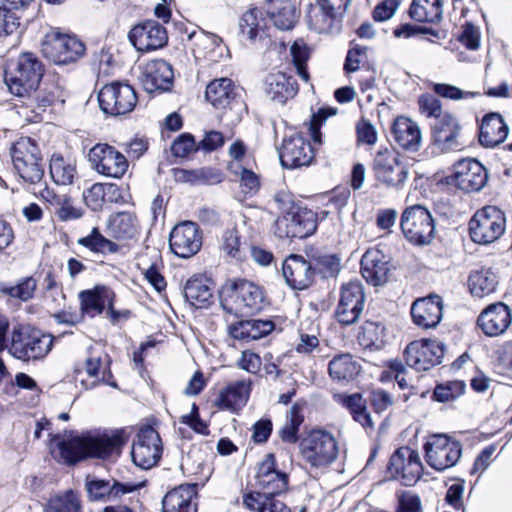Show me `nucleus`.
<instances>
[{"instance_id":"1","label":"nucleus","mask_w":512,"mask_h":512,"mask_svg":"<svg viewBox=\"0 0 512 512\" xmlns=\"http://www.w3.org/2000/svg\"><path fill=\"white\" fill-rule=\"evenodd\" d=\"M124 443L122 431H111L62 439L57 446L64 463L73 465L87 457L107 459L119 455Z\"/></svg>"},{"instance_id":"2","label":"nucleus","mask_w":512,"mask_h":512,"mask_svg":"<svg viewBox=\"0 0 512 512\" xmlns=\"http://www.w3.org/2000/svg\"><path fill=\"white\" fill-rule=\"evenodd\" d=\"M44 68L41 61L32 53H22L4 76L11 94L33 101L32 94L39 87Z\"/></svg>"},{"instance_id":"3","label":"nucleus","mask_w":512,"mask_h":512,"mask_svg":"<svg viewBox=\"0 0 512 512\" xmlns=\"http://www.w3.org/2000/svg\"><path fill=\"white\" fill-rule=\"evenodd\" d=\"M264 301L262 288L248 280H237L226 284L220 292L223 310L234 316L258 312L263 308Z\"/></svg>"},{"instance_id":"4","label":"nucleus","mask_w":512,"mask_h":512,"mask_svg":"<svg viewBox=\"0 0 512 512\" xmlns=\"http://www.w3.org/2000/svg\"><path fill=\"white\" fill-rule=\"evenodd\" d=\"M54 337L30 326L14 328L9 351L22 361L44 359L53 347Z\"/></svg>"},{"instance_id":"5","label":"nucleus","mask_w":512,"mask_h":512,"mask_svg":"<svg viewBox=\"0 0 512 512\" xmlns=\"http://www.w3.org/2000/svg\"><path fill=\"white\" fill-rule=\"evenodd\" d=\"M372 170L379 183L396 191L403 189L409 177L408 163L390 148H380L375 153Z\"/></svg>"},{"instance_id":"6","label":"nucleus","mask_w":512,"mask_h":512,"mask_svg":"<svg viewBox=\"0 0 512 512\" xmlns=\"http://www.w3.org/2000/svg\"><path fill=\"white\" fill-rule=\"evenodd\" d=\"M85 50L86 47L80 39L57 29L49 31L41 45L43 56L57 65L78 61L85 54Z\"/></svg>"},{"instance_id":"7","label":"nucleus","mask_w":512,"mask_h":512,"mask_svg":"<svg viewBox=\"0 0 512 512\" xmlns=\"http://www.w3.org/2000/svg\"><path fill=\"white\" fill-rule=\"evenodd\" d=\"M303 459L312 467L321 468L333 463L338 455L335 437L322 429L312 430L300 443Z\"/></svg>"},{"instance_id":"8","label":"nucleus","mask_w":512,"mask_h":512,"mask_svg":"<svg viewBox=\"0 0 512 512\" xmlns=\"http://www.w3.org/2000/svg\"><path fill=\"white\" fill-rule=\"evenodd\" d=\"M400 227L405 238L413 245H428L435 236L432 215L427 208L419 204L409 206L403 211Z\"/></svg>"},{"instance_id":"9","label":"nucleus","mask_w":512,"mask_h":512,"mask_svg":"<svg viewBox=\"0 0 512 512\" xmlns=\"http://www.w3.org/2000/svg\"><path fill=\"white\" fill-rule=\"evenodd\" d=\"M445 353L443 342L423 338L410 342L404 352V359L407 366L417 372H424L432 369L442 362Z\"/></svg>"},{"instance_id":"10","label":"nucleus","mask_w":512,"mask_h":512,"mask_svg":"<svg viewBox=\"0 0 512 512\" xmlns=\"http://www.w3.org/2000/svg\"><path fill=\"white\" fill-rule=\"evenodd\" d=\"M101 110L111 116H122L132 112L137 104L134 88L122 82L105 85L98 94Z\"/></svg>"},{"instance_id":"11","label":"nucleus","mask_w":512,"mask_h":512,"mask_svg":"<svg viewBox=\"0 0 512 512\" xmlns=\"http://www.w3.org/2000/svg\"><path fill=\"white\" fill-rule=\"evenodd\" d=\"M426 462L437 471L454 466L461 456V445L445 434H435L424 445Z\"/></svg>"},{"instance_id":"12","label":"nucleus","mask_w":512,"mask_h":512,"mask_svg":"<svg viewBox=\"0 0 512 512\" xmlns=\"http://www.w3.org/2000/svg\"><path fill=\"white\" fill-rule=\"evenodd\" d=\"M88 158L96 172L109 178L121 179L129 167L127 158L106 143L94 145L89 151Z\"/></svg>"},{"instance_id":"13","label":"nucleus","mask_w":512,"mask_h":512,"mask_svg":"<svg viewBox=\"0 0 512 512\" xmlns=\"http://www.w3.org/2000/svg\"><path fill=\"white\" fill-rule=\"evenodd\" d=\"M365 307V293L359 281H350L342 284L339 291V301L335 310V317L342 325L356 323Z\"/></svg>"},{"instance_id":"14","label":"nucleus","mask_w":512,"mask_h":512,"mask_svg":"<svg viewBox=\"0 0 512 512\" xmlns=\"http://www.w3.org/2000/svg\"><path fill=\"white\" fill-rule=\"evenodd\" d=\"M388 472L404 486L415 485L423 472L418 452L409 447H400L390 457Z\"/></svg>"},{"instance_id":"15","label":"nucleus","mask_w":512,"mask_h":512,"mask_svg":"<svg viewBox=\"0 0 512 512\" xmlns=\"http://www.w3.org/2000/svg\"><path fill=\"white\" fill-rule=\"evenodd\" d=\"M162 454V442L158 432L150 427L141 428L132 445V460L140 468L156 465Z\"/></svg>"},{"instance_id":"16","label":"nucleus","mask_w":512,"mask_h":512,"mask_svg":"<svg viewBox=\"0 0 512 512\" xmlns=\"http://www.w3.org/2000/svg\"><path fill=\"white\" fill-rule=\"evenodd\" d=\"M169 245L172 252L180 258L195 255L202 246L199 226L191 221L177 224L170 233Z\"/></svg>"},{"instance_id":"17","label":"nucleus","mask_w":512,"mask_h":512,"mask_svg":"<svg viewBox=\"0 0 512 512\" xmlns=\"http://www.w3.org/2000/svg\"><path fill=\"white\" fill-rule=\"evenodd\" d=\"M138 80L148 93L167 91L173 83V70L169 63L155 59L139 65Z\"/></svg>"},{"instance_id":"18","label":"nucleus","mask_w":512,"mask_h":512,"mask_svg":"<svg viewBox=\"0 0 512 512\" xmlns=\"http://www.w3.org/2000/svg\"><path fill=\"white\" fill-rule=\"evenodd\" d=\"M281 165L285 168L308 166L314 158L311 144L300 134L285 137L279 149Z\"/></svg>"},{"instance_id":"19","label":"nucleus","mask_w":512,"mask_h":512,"mask_svg":"<svg viewBox=\"0 0 512 512\" xmlns=\"http://www.w3.org/2000/svg\"><path fill=\"white\" fill-rule=\"evenodd\" d=\"M129 40L138 51L148 52L165 46L168 36L160 23L148 20L131 29Z\"/></svg>"},{"instance_id":"20","label":"nucleus","mask_w":512,"mask_h":512,"mask_svg":"<svg viewBox=\"0 0 512 512\" xmlns=\"http://www.w3.org/2000/svg\"><path fill=\"white\" fill-rule=\"evenodd\" d=\"M453 173L445 178L446 184H454L464 192L480 191V160L463 158L452 166Z\"/></svg>"},{"instance_id":"21","label":"nucleus","mask_w":512,"mask_h":512,"mask_svg":"<svg viewBox=\"0 0 512 512\" xmlns=\"http://www.w3.org/2000/svg\"><path fill=\"white\" fill-rule=\"evenodd\" d=\"M460 126L454 116L445 113L432 124V141L440 153L454 151L460 147L458 141Z\"/></svg>"},{"instance_id":"22","label":"nucleus","mask_w":512,"mask_h":512,"mask_svg":"<svg viewBox=\"0 0 512 512\" xmlns=\"http://www.w3.org/2000/svg\"><path fill=\"white\" fill-rule=\"evenodd\" d=\"M283 277L293 289L303 290L314 281V268L303 256L292 254L283 262Z\"/></svg>"},{"instance_id":"23","label":"nucleus","mask_w":512,"mask_h":512,"mask_svg":"<svg viewBox=\"0 0 512 512\" xmlns=\"http://www.w3.org/2000/svg\"><path fill=\"white\" fill-rule=\"evenodd\" d=\"M256 485L261 490L258 493L281 494L287 489L288 476L276 470L273 454H267L259 464Z\"/></svg>"},{"instance_id":"24","label":"nucleus","mask_w":512,"mask_h":512,"mask_svg":"<svg viewBox=\"0 0 512 512\" xmlns=\"http://www.w3.org/2000/svg\"><path fill=\"white\" fill-rule=\"evenodd\" d=\"M443 300L438 295L417 299L411 306L413 322L424 329L436 327L442 319Z\"/></svg>"},{"instance_id":"25","label":"nucleus","mask_w":512,"mask_h":512,"mask_svg":"<svg viewBox=\"0 0 512 512\" xmlns=\"http://www.w3.org/2000/svg\"><path fill=\"white\" fill-rule=\"evenodd\" d=\"M279 224L285 226L284 233L288 238H306L312 235L317 228L315 213L300 206L292 210L288 215H283L282 219L279 220Z\"/></svg>"},{"instance_id":"26","label":"nucleus","mask_w":512,"mask_h":512,"mask_svg":"<svg viewBox=\"0 0 512 512\" xmlns=\"http://www.w3.org/2000/svg\"><path fill=\"white\" fill-rule=\"evenodd\" d=\"M140 485L123 484L116 480L87 478L85 488L91 501H113L135 491Z\"/></svg>"},{"instance_id":"27","label":"nucleus","mask_w":512,"mask_h":512,"mask_svg":"<svg viewBox=\"0 0 512 512\" xmlns=\"http://www.w3.org/2000/svg\"><path fill=\"white\" fill-rule=\"evenodd\" d=\"M196 484H182L168 491L162 499L163 512H197Z\"/></svg>"},{"instance_id":"28","label":"nucleus","mask_w":512,"mask_h":512,"mask_svg":"<svg viewBox=\"0 0 512 512\" xmlns=\"http://www.w3.org/2000/svg\"><path fill=\"white\" fill-rule=\"evenodd\" d=\"M275 324L270 320L250 319L241 320L228 326L229 335L244 342L258 340L270 334Z\"/></svg>"},{"instance_id":"29","label":"nucleus","mask_w":512,"mask_h":512,"mask_svg":"<svg viewBox=\"0 0 512 512\" xmlns=\"http://www.w3.org/2000/svg\"><path fill=\"white\" fill-rule=\"evenodd\" d=\"M388 262L377 249L367 250L361 259V274L365 280L374 285L384 284L388 278Z\"/></svg>"},{"instance_id":"30","label":"nucleus","mask_w":512,"mask_h":512,"mask_svg":"<svg viewBox=\"0 0 512 512\" xmlns=\"http://www.w3.org/2000/svg\"><path fill=\"white\" fill-rule=\"evenodd\" d=\"M510 323V310L501 302L491 304L482 311V332L488 336L494 337L504 333Z\"/></svg>"},{"instance_id":"31","label":"nucleus","mask_w":512,"mask_h":512,"mask_svg":"<svg viewBox=\"0 0 512 512\" xmlns=\"http://www.w3.org/2000/svg\"><path fill=\"white\" fill-rule=\"evenodd\" d=\"M506 230L505 213L497 206L482 208V245L490 244L504 234Z\"/></svg>"},{"instance_id":"32","label":"nucleus","mask_w":512,"mask_h":512,"mask_svg":"<svg viewBox=\"0 0 512 512\" xmlns=\"http://www.w3.org/2000/svg\"><path fill=\"white\" fill-rule=\"evenodd\" d=\"M266 92L273 101L285 103L298 91L295 79L283 72L270 73L265 80Z\"/></svg>"},{"instance_id":"33","label":"nucleus","mask_w":512,"mask_h":512,"mask_svg":"<svg viewBox=\"0 0 512 512\" xmlns=\"http://www.w3.org/2000/svg\"><path fill=\"white\" fill-rule=\"evenodd\" d=\"M184 296L195 308L207 307L213 298L211 280L202 275L191 277L185 285Z\"/></svg>"},{"instance_id":"34","label":"nucleus","mask_w":512,"mask_h":512,"mask_svg":"<svg viewBox=\"0 0 512 512\" xmlns=\"http://www.w3.org/2000/svg\"><path fill=\"white\" fill-rule=\"evenodd\" d=\"M249 393L250 382L237 381L220 391L216 404L219 409L235 412L246 404Z\"/></svg>"},{"instance_id":"35","label":"nucleus","mask_w":512,"mask_h":512,"mask_svg":"<svg viewBox=\"0 0 512 512\" xmlns=\"http://www.w3.org/2000/svg\"><path fill=\"white\" fill-rule=\"evenodd\" d=\"M108 231L115 239L129 240L139 234L140 223L134 213L118 212L109 217Z\"/></svg>"},{"instance_id":"36","label":"nucleus","mask_w":512,"mask_h":512,"mask_svg":"<svg viewBox=\"0 0 512 512\" xmlns=\"http://www.w3.org/2000/svg\"><path fill=\"white\" fill-rule=\"evenodd\" d=\"M395 141L405 150L417 151L421 144L418 125L409 118L398 117L392 127Z\"/></svg>"},{"instance_id":"37","label":"nucleus","mask_w":512,"mask_h":512,"mask_svg":"<svg viewBox=\"0 0 512 512\" xmlns=\"http://www.w3.org/2000/svg\"><path fill=\"white\" fill-rule=\"evenodd\" d=\"M237 93L233 81L219 78L211 81L205 91V98L216 109H226L235 99Z\"/></svg>"},{"instance_id":"38","label":"nucleus","mask_w":512,"mask_h":512,"mask_svg":"<svg viewBox=\"0 0 512 512\" xmlns=\"http://www.w3.org/2000/svg\"><path fill=\"white\" fill-rule=\"evenodd\" d=\"M80 303L82 314H88L91 317L101 314L108 301L109 312L114 320L118 319V313L113 309L110 293L106 289L86 290L80 293Z\"/></svg>"},{"instance_id":"39","label":"nucleus","mask_w":512,"mask_h":512,"mask_svg":"<svg viewBox=\"0 0 512 512\" xmlns=\"http://www.w3.org/2000/svg\"><path fill=\"white\" fill-rule=\"evenodd\" d=\"M509 128L498 113L487 114L482 118V146L494 147L508 136Z\"/></svg>"},{"instance_id":"40","label":"nucleus","mask_w":512,"mask_h":512,"mask_svg":"<svg viewBox=\"0 0 512 512\" xmlns=\"http://www.w3.org/2000/svg\"><path fill=\"white\" fill-rule=\"evenodd\" d=\"M360 368L350 354H339L329 362L328 374L333 381L346 384L358 375Z\"/></svg>"},{"instance_id":"41","label":"nucleus","mask_w":512,"mask_h":512,"mask_svg":"<svg viewBox=\"0 0 512 512\" xmlns=\"http://www.w3.org/2000/svg\"><path fill=\"white\" fill-rule=\"evenodd\" d=\"M85 370L88 376L94 379L92 387L100 382L116 387L115 383L109 382V378L112 376L109 359L102 351L89 349V356L85 361Z\"/></svg>"},{"instance_id":"42","label":"nucleus","mask_w":512,"mask_h":512,"mask_svg":"<svg viewBox=\"0 0 512 512\" xmlns=\"http://www.w3.org/2000/svg\"><path fill=\"white\" fill-rule=\"evenodd\" d=\"M409 16L420 23H437L443 16L441 0H412Z\"/></svg>"},{"instance_id":"43","label":"nucleus","mask_w":512,"mask_h":512,"mask_svg":"<svg viewBox=\"0 0 512 512\" xmlns=\"http://www.w3.org/2000/svg\"><path fill=\"white\" fill-rule=\"evenodd\" d=\"M267 13L280 30L292 29L296 21V10L290 0H268Z\"/></svg>"},{"instance_id":"44","label":"nucleus","mask_w":512,"mask_h":512,"mask_svg":"<svg viewBox=\"0 0 512 512\" xmlns=\"http://www.w3.org/2000/svg\"><path fill=\"white\" fill-rule=\"evenodd\" d=\"M278 494L250 493L244 497V504L254 512H291Z\"/></svg>"},{"instance_id":"45","label":"nucleus","mask_w":512,"mask_h":512,"mask_svg":"<svg viewBox=\"0 0 512 512\" xmlns=\"http://www.w3.org/2000/svg\"><path fill=\"white\" fill-rule=\"evenodd\" d=\"M33 101L25 99L24 104L31 109L32 112L40 114L45 109L56 102H64V91L58 84L48 85L39 91L36 96L32 95Z\"/></svg>"},{"instance_id":"46","label":"nucleus","mask_w":512,"mask_h":512,"mask_svg":"<svg viewBox=\"0 0 512 512\" xmlns=\"http://www.w3.org/2000/svg\"><path fill=\"white\" fill-rule=\"evenodd\" d=\"M50 175L58 185H71L77 177L76 162L61 155H53L50 160Z\"/></svg>"},{"instance_id":"47","label":"nucleus","mask_w":512,"mask_h":512,"mask_svg":"<svg viewBox=\"0 0 512 512\" xmlns=\"http://www.w3.org/2000/svg\"><path fill=\"white\" fill-rule=\"evenodd\" d=\"M239 28L241 34L249 40H255L257 37L261 38L265 28V19L261 10L251 8L246 11L240 19Z\"/></svg>"},{"instance_id":"48","label":"nucleus","mask_w":512,"mask_h":512,"mask_svg":"<svg viewBox=\"0 0 512 512\" xmlns=\"http://www.w3.org/2000/svg\"><path fill=\"white\" fill-rule=\"evenodd\" d=\"M77 243L94 253L113 254L119 250V246L102 235L98 228H93L87 236L79 238Z\"/></svg>"},{"instance_id":"49","label":"nucleus","mask_w":512,"mask_h":512,"mask_svg":"<svg viewBox=\"0 0 512 512\" xmlns=\"http://www.w3.org/2000/svg\"><path fill=\"white\" fill-rule=\"evenodd\" d=\"M40 161V155H35L32 156V160L26 158L24 161L13 162V165L19 176L26 183L36 186L41 184L44 176L43 166Z\"/></svg>"},{"instance_id":"50","label":"nucleus","mask_w":512,"mask_h":512,"mask_svg":"<svg viewBox=\"0 0 512 512\" xmlns=\"http://www.w3.org/2000/svg\"><path fill=\"white\" fill-rule=\"evenodd\" d=\"M177 177L194 184L214 185L222 182V173L212 168H200L197 170H178Z\"/></svg>"},{"instance_id":"51","label":"nucleus","mask_w":512,"mask_h":512,"mask_svg":"<svg viewBox=\"0 0 512 512\" xmlns=\"http://www.w3.org/2000/svg\"><path fill=\"white\" fill-rule=\"evenodd\" d=\"M46 512H82V506L77 494L67 491L51 498L46 506Z\"/></svg>"},{"instance_id":"52","label":"nucleus","mask_w":512,"mask_h":512,"mask_svg":"<svg viewBox=\"0 0 512 512\" xmlns=\"http://www.w3.org/2000/svg\"><path fill=\"white\" fill-rule=\"evenodd\" d=\"M290 54L298 76L304 82H308L310 76L306 69V62L309 58L310 51L303 39H298L292 44Z\"/></svg>"},{"instance_id":"53","label":"nucleus","mask_w":512,"mask_h":512,"mask_svg":"<svg viewBox=\"0 0 512 512\" xmlns=\"http://www.w3.org/2000/svg\"><path fill=\"white\" fill-rule=\"evenodd\" d=\"M303 417L300 414V409L294 405L287 414V419L284 426L280 429V438L287 443H295L298 440V431Z\"/></svg>"},{"instance_id":"54","label":"nucleus","mask_w":512,"mask_h":512,"mask_svg":"<svg viewBox=\"0 0 512 512\" xmlns=\"http://www.w3.org/2000/svg\"><path fill=\"white\" fill-rule=\"evenodd\" d=\"M314 273L324 278L336 277L341 270V259L335 254H322L313 258Z\"/></svg>"},{"instance_id":"55","label":"nucleus","mask_w":512,"mask_h":512,"mask_svg":"<svg viewBox=\"0 0 512 512\" xmlns=\"http://www.w3.org/2000/svg\"><path fill=\"white\" fill-rule=\"evenodd\" d=\"M36 280L32 277H26L20 281L17 285L0 287V292L4 295H8L12 298L20 299L22 301H28L34 295L36 290Z\"/></svg>"},{"instance_id":"56","label":"nucleus","mask_w":512,"mask_h":512,"mask_svg":"<svg viewBox=\"0 0 512 512\" xmlns=\"http://www.w3.org/2000/svg\"><path fill=\"white\" fill-rule=\"evenodd\" d=\"M229 170L236 176H239L240 186L245 194H254L258 191L260 181L252 170L243 168L237 163H231Z\"/></svg>"},{"instance_id":"57","label":"nucleus","mask_w":512,"mask_h":512,"mask_svg":"<svg viewBox=\"0 0 512 512\" xmlns=\"http://www.w3.org/2000/svg\"><path fill=\"white\" fill-rule=\"evenodd\" d=\"M12 162L32 160V156L40 155L38 146L28 137H21L11 147Z\"/></svg>"},{"instance_id":"58","label":"nucleus","mask_w":512,"mask_h":512,"mask_svg":"<svg viewBox=\"0 0 512 512\" xmlns=\"http://www.w3.org/2000/svg\"><path fill=\"white\" fill-rule=\"evenodd\" d=\"M432 89L434 93L437 94L438 96L450 100L469 99L478 96L477 92L465 91L454 85L446 83H434L432 85Z\"/></svg>"},{"instance_id":"59","label":"nucleus","mask_w":512,"mask_h":512,"mask_svg":"<svg viewBox=\"0 0 512 512\" xmlns=\"http://www.w3.org/2000/svg\"><path fill=\"white\" fill-rule=\"evenodd\" d=\"M57 204L58 205H55L51 211L61 221H71L82 217V211L74 207L71 197L68 196L67 194H63V198L61 199V201H58Z\"/></svg>"},{"instance_id":"60","label":"nucleus","mask_w":512,"mask_h":512,"mask_svg":"<svg viewBox=\"0 0 512 512\" xmlns=\"http://www.w3.org/2000/svg\"><path fill=\"white\" fill-rule=\"evenodd\" d=\"M334 400L347 408L352 417L366 408V401L359 393L351 395L338 393L334 395Z\"/></svg>"},{"instance_id":"61","label":"nucleus","mask_w":512,"mask_h":512,"mask_svg":"<svg viewBox=\"0 0 512 512\" xmlns=\"http://www.w3.org/2000/svg\"><path fill=\"white\" fill-rule=\"evenodd\" d=\"M334 400L347 408L352 417L366 408V401L359 393L351 395L338 393L334 395Z\"/></svg>"},{"instance_id":"62","label":"nucleus","mask_w":512,"mask_h":512,"mask_svg":"<svg viewBox=\"0 0 512 512\" xmlns=\"http://www.w3.org/2000/svg\"><path fill=\"white\" fill-rule=\"evenodd\" d=\"M194 137L191 134L184 133L178 136L172 143L171 151L176 157L184 158L191 152L196 151Z\"/></svg>"},{"instance_id":"63","label":"nucleus","mask_w":512,"mask_h":512,"mask_svg":"<svg viewBox=\"0 0 512 512\" xmlns=\"http://www.w3.org/2000/svg\"><path fill=\"white\" fill-rule=\"evenodd\" d=\"M20 26V18L7 7L0 6V38L14 33Z\"/></svg>"},{"instance_id":"64","label":"nucleus","mask_w":512,"mask_h":512,"mask_svg":"<svg viewBox=\"0 0 512 512\" xmlns=\"http://www.w3.org/2000/svg\"><path fill=\"white\" fill-rule=\"evenodd\" d=\"M396 512H422L420 497L412 492L397 494Z\"/></svg>"}]
</instances>
